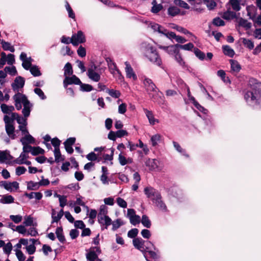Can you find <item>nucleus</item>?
Returning <instances> with one entry per match:
<instances>
[{
	"instance_id": "obj_31",
	"label": "nucleus",
	"mask_w": 261,
	"mask_h": 261,
	"mask_svg": "<svg viewBox=\"0 0 261 261\" xmlns=\"http://www.w3.org/2000/svg\"><path fill=\"white\" fill-rule=\"evenodd\" d=\"M239 25L244 28L246 30L250 29L251 27V23L247 21V20L240 18L239 21Z\"/></svg>"
},
{
	"instance_id": "obj_51",
	"label": "nucleus",
	"mask_w": 261,
	"mask_h": 261,
	"mask_svg": "<svg viewBox=\"0 0 261 261\" xmlns=\"http://www.w3.org/2000/svg\"><path fill=\"white\" fill-rule=\"evenodd\" d=\"M44 150L39 146L34 147L32 150V154L33 155H37L39 154H43L44 153Z\"/></svg>"
},
{
	"instance_id": "obj_32",
	"label": "nucleus",
	"mask_w": 261,
	"mask_h": 261,
	"mask_svg": "<svg viewBox=\"0 0 261 261\" xmlns=\"http://www.w3.org/2000/svg\"><path fill=\"white\" fill-rule=\"evenodd\" d=\"M1 43L2 44V47L4 50H9L12 53L15 51L14 47L13 46H11V44L9 42L2 40L1 41Z\"/></svg>"
},
{
	"instance_id": "obj_47",
	"label": "nucleus",
	"mask_w": 261,
	"mask_h": 261,
	"mask_svg": "<svg viewBox=\"0 0 261 261\" xmlns=\"http://www.w3.org/2000/svg\"><path fill=\"white\" fill-rule=\"evenodd\" d=\"M161 139V135L159 134H156L153 136H152L151 137V142L152 144V145L153 146H155L158 144V142Z\"/></svg>"
},
{
	"instance_id": "obj_19",
	"label": "nucleus",
	"mask_w": 261,
	"mask_h": 261,
	"mask_svg": "<svg viewBox=\"0 0 261 261\" xmlns=\"http://www.w3.org/2000/svg\"><path fill=\"white\" fill-rule=\"evenodd\" d=\"M179 44H176L175 45H172L168 46V48L167 51V53L169 55H176L177 54L179 53Z\"/></svg>"
},
{
	"instance_id": "obj_4",
	"label": "nucleus",
	"mask_w": 261,
	"mask_h": 261,
	"mask_svg": "<svg viewBox=\"0 0 261 261\" xmlns=\"http://www.w3.org/2000/svg\"><path fill=\"white\" fill-rule=\"evenodd\" d=\"M133 244L136 248L142 252H144L145 251V244H146V245H152L154 249H156V248L151 242L144 241L141 238H136L133 239Z\"/></svg>"
},
{
	"instance_id": "obj_42",
	"label": "nucleus",
	"mask_w": 261,
	"mask_h": 261,
	"mask_svg": "<svg viewBox=\"0 0 261 261\" xmlns=\"http://www.w3.org/2000/svg\"><path fill=\"white\" fill-rule=\"evenodd\" d=\"M173 144L174 148L176 149L177 151L182 153L184 155H185L187 157H189V155L186 154V150L185 149H183L178 143L173 141Z\"/></svg>"
},
{
	"instance_id": "obj_52",
	"label": "nucleus",
	"mask_w": 261,
	"mask_h": 261,
	"mask_svg": "<svg viewBox=\"0 0 261 261\" xmlns=\"http://www.w3.org/2000/svg\"><path fill=\"white\" fill-rule=\"evenodd\" d=\"M4 70L5 72H9V73L12 75H15L17 73L15 66H12V67L6 66L5 67Z\"/></svg>"
},
{
	"instance_id": "obj_60",
	"label": "nucleus",
	"mask_w": 261,
	"mask_h": 261,
	"mask_svg": "<svg viewBox=\"0 0 261 261\" xmlns=\"http://www.w3.org/2000/svg\"><path fill=\"white\" fill-rule=\"evenodd\" d=\"M58 197L59 198L60 206L62 207H63L64 206L66 205L67 203L66 196L58 195Z\"/></svg>"
},
{
	"instance_id": "obj_37",
	"label": "nucleus",
	"mask_w": 261,
	"mask_h": 261,
	"mask_svg": "<svg viewBox=\"0 0 261 261\" xmlns=\"http://www.w3.org/2000/svg\"><path fill=\"white\" fill-rule=\"evenodd\" d=\"M24 153L23 152H21L19 157L14 160V163L19 165L23 164L25 160L28 158V156L25 155Z\"/></svg>"
},
{
	"instance_id": "obj_46",
	"label": "nucleus",
	"mask_w": 261,
	"mask_h": 261,
	"mask_svg": "<svg viewBox=\"0 0 261 261\" xmlns=\"http://www.w3.org/2000/svg\"><path fill=\"white\" fill-rule=\"evenodd\" d=\"M174 3L176 5L178 6L181 8H184L186 9H189L190 8L188 4L182 0H175Z\"/></svg>"
},
{
	"instance_id": "obj_22",
	"label": "nucleus",
	"mask_w": 261,
	"mask_h": 261,
	"mask_svg": "<svg viewBox=\"0 0 261 261\" xmlns=\"http://www.w3.org/2000/svg\"><path fill=\"white\" fill-rule=\"evenodd\" d=\"M230 62L231 64V69L233 72L238 73L241 69V67L238 61L233 60H230Z\"/></svg>"
},
{
	"instance_id": "obj_8",
	"label": "nucleus",
	"mask_w": 261,
	"mask_h": 261,
	"mask_svg": "<svg viewBox=\"0 0 261 261\" xmlns=\"http://www.w3.org/2000/svg\"><path fill=\"white\" fill-rule=\"evenodd\" d=\"M24 83L25 80L23 77L20 76L16 77L11 85L12 89L15 92H19V89L23 87Z\"/></svg>"
},
{
	"instance_id": "obj_62",
	"label": "nucleus",
	"mask_w": 261,
	"mask_h": 261,
	"mask_svg": "<svg viewBox=\"0 0 261 261\" xmlns=\"http://www.w3.org/2000/svg\"><path fill=\"white\" fill-rule=\"evenodd\" d=\"M130 222L134 225L139 224L140 222V217L138 215H135L129 219Z\"/></svg>"
},
{
	"instance_id": "obj_25",
	"label": "nucleus",
	"mask_w": 261,
	"mask_h": 261,
	"mask_svg": "<svg viewBox=\"0 0 261 261\" xmlns=\"http://www.w3.org/2000/svg\"><path fill=\"white\" fill-rule=\"evenodd\" d=\"M20 142L22 144L34 143L35 139L31 135L28 134L20 139Z\"/></svg>"
},
{
	"instance_id": "obj_33",
	"label": "nucleus",
	"mask_w": 261,
	"mask_h": 261,
	"mask_svg": "<svg viewBox=\"0 0 261 261\" xmlns=\"http://www.w3.org/2000/svg\"><path fill=\"white\" fill-rule=\"evenodd\" d=\"M87 75L90 79L94 82H98L100 79V74L96 72H87Z\"/></svg>"
},
{
	"instance_id": "obj_2",
	"label": "nucleus",
	"mask_w": 261,
	"mask_h": 261,
	"mask_svg": "<svg viewBox=\"0 0 261 261\" xmlns=\"http://www.w3.org/2000/svg\"><path fill=\"white\" fill-rule=\"evenodd\" d=\"M8 119V116L7 115H5L4 117V121L5 124V130L9 138L14 140L16 138L14 124L10 122Z\"/></svg>"
},
{
	"instance_id": "obj_61",
	"label": "nucleus",
	"mask_w": 261,
	"mask_h": 261,
	"mask_svg": "<svg viewBox=\"0 0 261 261\" xmlns=\"http://www.w3.org/2000/svg\"><path fill=\"white\" fill-rule=\"evenodd\" d=\"M10 218L15 223H19L22 220V216L20 215H10Z\"/></svg>"
},
{
	"instance_id": "obj_49",
	"label": "nucleus",
	"mask_w": 261,
	"mask_h": 261,
	"mask_svg": "<svg viewBox=\"0 0 261 261\" xmlns=\"http://www.w3.org/2000/svg\"><path fill=\"white\" fill-rule=\"evenodd\" d=\"M174 29H176L177 31L181 32L185 34H189L191 36H194V37L196 39V37L194 36L192 33L190 32L189 31H188L187 29L178 25H176L175 27H174Z\"/></svg>"
},
{
	"instance_id": "obj_44",
	"label": "nucleus",
	"mask_w": 261,
	"mask_h": 261,
	"mask_svg": "<svg viewBox=\"0 0 261 261\" xmlns=\"http://www.w3.org/2000/svg\"><path fill=\"white\" fill-rule=\"evenodd\" d=\"M194 53L195 56L198 58L200 60H203L205 58V54L201 51L200 49L197 48H195L194 49Z\"/></svg>"
},
{
	"instance_id": "obj_34",
	"label": "nucleus",
	"mask_w": 261,
	"mask_h": 261,
	"mask_svg": "<svg viewBox=\"0 0 261 261\" xmlns=\"http://www.w3.org/2000/svg\"><path fill=\"white\" fill-rule=\"evenodd\" d=\"M54 155L55 158V161L57 163H59L60 161H63L64 160V158L62 156L60 148H55L54 149Z\"/></svg>"
},
{
	"instance_id": "obj_24",
	"label": "nucleus",
	"mask_w": 261,
	"mask_h": 261,
	"mask_svg": "<svg viewBox=\"0 0 261 261\" xmlns=\"http://www.w3.org/2000/svg\"><path fill=\"white\" fill-rule=\"evenodd\" d=\"M14 199L11 195H5L0 199V202L3 204L12 203L14 202Z\"/></svg>"
},
{
	"instance_id": "obj_12",
	"label": "nucleus",
	"mask_w": 261,
	"mask_h": 261,
	"mask_svg": "<svg viewBox=\"0 0 261 261\" xmlns=\"http://www.w3.org/2000/svg\"><path fill=\"white\" fill-rule=\"evenodd\" d=\"M98 222L100 224L101 229H107L109 226L112 224L111 219L108 217L100 218L98 219Z\"/></svg>"
},
{
	"instance_id": "obj_38",
	"label": "nucleus",
	"mask_w": 261,
	"mask_h": 261,
	"mask_svg": "<svg viewBox=\"0 0 261 261\" xmlns=\"http://www.w3.org/2000/svg\"><path fill=\"white\" fill-rule=\"evenodd\" d=\"M145 113H146V115L147 117L148 118V119L149 120V123L151 124L154 125L156 121L158 122V120L155 119L154 118V116L151 111L146 110Z\"/></svg>"
},
{
	"instance_id": "obj_59",
	"label": "nucleus",
	"mask_w": 261,
	"mask_h": 261,
	"mask_svg": "<svg viewBox=\"0 0 261 261\" xmlns=\"http://www.w3.org/2000/svg\"><path fill=\"white\" fill-rule=\"evenodd\" d=\"M4 251L8 254H9L12 249V245L10 242L5 244V245L3 246Z\"/></svg>"
},
{
	"instance_id": "obj_40",
	"label": "nucleus",
	"mask_w": 261,
	"mask_h": 261,
	"mask_svg": "<svg viewBox=\"0 0 261 261\" xmlns=\"http://www.w3.org/2000/svg\"><path fill=\"white\" fill-rule=\"evenodd\" d=\"M107 92L112 97L117 98L120 97L121 93L119 91L114 89H107Z\"/></svg>"
},
{
	"instance_id": "obj_5",
	"label": "nucleus",
	"mask_w": 261,
	"mask_h": 261,
	"mask_svg": "<svg viewBox=\"0 0 261 261\" xmlns=\"http://www.w3.org/2000/svg\"><path fill=\"white\" fill-rule=\"evenodd\" d=\"M101 253V250L98 247H92L88 253L86 254V258L88 261H102L98 257V254Z\"/></svg>"
},
{
	"instance_id": "obj_9",
	"label": "nucleus",
	"mask_w": 261,
	"mask_h": 261,
	"mask_svg": "<svg viewBox=\"0 0 261 261\" xmlns=\"http://www.w3.org/2000/svg\"><path fill=\"white\" fill-rule=\"evenodd\" d=\"M23 109H22V113L24 117H28L30 114L31 108L32 105L28 99L27 96H23Z\"/></svg>"
},
{
	"instance_id": "obj_50",
	"label": "nucleus",
	"mask_w": 261,
	"mask_h": 261,
	"mask_svg": "<svg viewBox=\"0 0 261 261\" xmlns=\"http://www.w3.org/2000/svg\"><path fill=\"white\" fill-rule=\"evenodd\" d=\"M204 3L210 10H212L216 6V3L214 0H204Z\"/></svg>"
},
{
	"instance_id": "obj_6",
	"label": "nucleus",
	"mask_w": 261,
	"mask_h": 261,
	"mask_svg": "<svg viewBox=\"0 0 261 261\" xmlns=\"http://www.w3.org/2000/svg\"><path fill=\"white\" fill-rule=\"evenodd\" d=\"M144 86L145 87L146 90L149 94L150 97L151 99H155V96L153 94H152L151 92H156V90H158L155 84L152 82V80L148 79L146 78L144 79L143 82Z\"/></svg>"
},
{
	"instance_id": "obj_55",
	"label": "nucleus",
	"mask_w": 261,
	"mask_h": 261,
	"mask_svg": "<svg viewBox=\"0 0 261 261\" xmlns=\"http://www.w3.org/2000/svg\"><path fill=\"white\" fill-rule=\"evenodd\" d=\"M65 7L67 11H68L69 17L74 19L75 18V14L67 2H66Z\"/></svg>"
},
{
	"instance_id": "obj_17",
	"label": "nucleus",
	"mask_w": 261,
	"mask_h": 261,
	"mask_svg": "<svg viewBox=\"0 0 261 261\" xmlns=\"http://www.w3.org/2000/svg\"><path fill=\"white\" fill-rule=\"evenodd\" d=\"M141 48L145 52V55L146 54L150 53L155 49L151 44L145 42L141 43Z\"/></svg>"
},
{
	"instance_id": "obj_27",
	"label": "nucleus",
	"mask_w": 261,
	"mask_h": 261,
	"mask_svg": "<svg viewBox=\"0 0 261 261\" xmlns=\"http://www.w3.org/2000/svg\"><path fill=\"white\" fill-rule=\"evenodd\" d=\"M180 13V10L177 7L172 6L170 7L168 9V15L174 17L179 14Z\"/></svg>"
},
{
	"instance_id": "obj_45",
	"label": "nucleus",
	"mask_w": 261,
	"mask_h": 261,
	"mask_svg": "<svg viewBox=\"0 0 261 261\" xmlns=\"http://www.w3.org/2000/svg\"><path fill=\"white\" fill-rule=\"evenodd\" d=\"M30 71L34 76H38L41 74L40 71L37 66H32Z\"/></svg>"
},
{
	"instance_id": "obj_26",
	"label": "nucleus",
	"mask_w": 261,
	"mask_h": 261,
	"mask_svg": "<svg viewBox=\"0 0 261 261\" xmlns=\"http://www.w3.org/2000/svg\"><path fill=\"white\" fill-rule=\"evenodd\" d=\"M25 196L29 199L35 198L37 200H40L42 197V194L41 192H31L30 193H25Z\"/></svg>"
},
{
	"instance_id": "obj_48",
	"label": "nucleus",
	"mask_w": 261,
	"mask_h": 261,
	"mask_svg": "<svg viewBox=\"0 0 261 261\" xmlns=\"http://www.w3.org/2000/svg\"><path fill=\"white\" fill-rule=\"evenodd\" d=\"M80 89L83 91L89 92L93 90V87L89 84H80Z\"/></svg>"
},
{
	"instance_id": "obj_28",
	"label": "nucleus",
	"mask_w": 261,
	"mask_h": 261,
	"mask_svg": "<svg viewBox=\"0 0 261 261\" xmlns=\"http://www.w3.org/2000/svg\"><path fill=\"white\" fill-rule=\"evenodd\" d=\"M64 76H68L72 75L73 70L71 64L69 63H67L64 66Z\"/></svg>"
},
{
	"instance_id": "obj_14",
	"label": "nucleus",
	"mask_w": 261,
	"mask_h": 261,
	"mask_svg": "<svg viewBox=\"0 0 261 261\" xmlns=\"http://www.w3.org/2000/svg\"><path fill=\"white\" fill-rule=\"evenodd\" d=\"M125 71L126 73V76L128 78H133L134 80L137 79V76L134 72L133 69L131 67L130 65L127 62H125Z\"/></svg>"
},
{
	"instance_id": "obj_53",
	"label": "nucleus",
	"mask_w": 261,
	"mask_h": 261,
	"mask_svg": "<svg viewBox=\"0 0 261 261\" xmlns=\"http://www.w3.org/2000/svg\"><path fill=\"white\" fill-rule=\"evenodd\" d=\"M11 182H7L6 181H2L0 182V185L3 186L6 190L12 192L13 190L11 186Z\"/></svg>"
},
{
	"instance_id": "obj_1",
	"label": "nucleus",
	"mask_w": 261,
	"mask_h": 261,
	"mask_svg": "<svg viewBox=\"0 0 261 261\" xmlns=\"http://www.w3.org/2000/svg\"><path fill=\"white\" fill-rule=\"evenodd\" d=\"M250 89L244 94V98L250 105H258L261 103V84L252 79L249 81Z\"/></svg>"
},
{
	"instance_id": "obj_39",
	"label": "nucleus",
	"mask_w": 261,
	"mask_h": 261,
	"mask_svg": "<svg viewBox=\"0 0 261 261\" xmlns=\"http://www.w3.org/2000/svg\"><path fill=\"white\" fill-rule=\"evenodd\" d=\"M112 230L113 231H115L118 228H119L121 226L124 224V223L120 219H117L116 221L114 222H112Z\"/></svg>"
},
{
	"instance_id": "obj_20",
	"label": "nucleus",
	"mask_w": 261,
	"mask_h": 261,
	"mask_svg": "<svg viewBox=\"0 0 261 261\" xmlns=\"http://www.w3.org/2000/svg\"><path fill=\"white\" fill-rule=\"evenodd\" d=\"M56 234L59 241L62 243H64L66 240L63 234V228L61 227H59L56 228Z\"/></svg>"
},
{
	"instance_id": "obj_21",
	"label": "nucleus",
	"mask_w": 261,
	"mask_h": 261,
	"mask_svg": "<svg viewBox=\"0 0 261 261\" xmlns=\"http://www.w3.org/2000/svg\"><path fill=\"white\" fill-rule=\"evenodd\" d=\"M108 214V207L105 205H101L100 206L99 212L97 215V218L108 217L107 216Z\"/></svg>"
},
{
	"instance_id": "obj_16",
	"label": "nucleus",
	"mask_w": 261,
	"mask_h": 261,
	"mask_svg": "<svg viewBox=\"0 0 261 261\" xmlns=\"http://www.w3.org/2000/svg\"><path fill=\"white\" fill-rule=\"evenodd\" d=\"M153 202L160 210L162 211L167 210V206L164 202L162 200V197L161 195L160 196H158L156 199H155L153 200Z\"/></svg>"
},
{
	"instance_id": "obj_58",
	"label": "nucleus",
	"mask_w": 261,
	"mask_h": 261,
	"mask_svg": "<svg viewBox=\"0 0 261 261\" xmlns=\"http://www.w3.org/2000/svg\"><path fill=\"white\" fill-rule=\"evenodd\" d=\"M16 255L19 261H24L25 259V256L22 253V252L19 249H16Z\"/></svg>"
},
{
	"instance_id": "obj_29",
	"label": "nucleus",
	"mask_w": 261,
	"mask_h": 261,
	"mask_svg": "<svg viewBox=\"0 0 261 261\" xmlns=\"http://www.w3.org/2000/svg\"><path fill=\"white\" fill-rule=\"evenodd\" d=\"M240 0H229V4L231 6L233 10L239 11L241 9Z\"/></svg>"
},
{
	"instance_id": "obj_13",
	"label": "nucleus",
	"mask_w": 261,
	"mask_h": 261,
	"mask_svg": "<svg viewBox=\"0 0 261 261\" xmlns=\"http://www.w3.org/2000/svg\"><path fill=\"white\" fill-rule=\"evenodd\" d=\"M72 37L73 40L76 42L77 45L79 43H84L86 41L85 37L81 31H79L76 34H73Z\"/></svg>"
},
{
	"instance_id": "obj_23",
	"label": "nucleus",
	"mask_w": 261,
	"mask_h": 261,
	"mask_svg": "<svg viewBox=\"0 0 261 261\" xmlns=\"http://www.w3.org/2000/svg\"><path fill=\"white\" fill-rule=\"evenodd\" d=\"M223 51L224 55L233 57L234 55V50L228 45H223L222 46Z\"/></svg>"
},
{
	"instance_id": "obj_64",
	"label": "nucleus",
	"mask_w": 261,
	"mask_h": 261,
	"mask_svg": "<svg viewBox=\"0 0 261 261\" xmlns=\"http://www.w3.org/2000/svg\"><path fill=\"white\" fill-rule=\"evenodd\" d=\"M6 59L7 63L9 65H13L15 62V56L13 54H8Z\"/></svg>"
},
{
	"instance_id": "obj_3",
	"label": "nucleus",
	"mask_w": 261,
	"mask_h": 261,
	"mask_svg": "<svg viewBox=\"0 0 261 261\" xmlns=\"http://www.w3.org/2000/svg\"><path fill=\"white\" fill-rule=\"evenodd\" d=\"M145 57L153 64L161 66L162 64V61L156 49H154L150 53L146 54Z\"/></svg>"
},
{
	"instance_id": "obj_10",
	"label": "nucleus",
	"mask_w": 261,
	"mask_h": 261,
	"mask_svg": "<svg viewBox=\"0 0 261 261\" xmlns=\"http://www.w3.org/2000/svg\"><path fill=\"white\" fill-rule=\"evenodd\" d=\"M145 194L148 198L154 200L158 196H160V193L152 187H146L144 189Z\"/></svg>"
},
{
	"instance_id": "obj_30",
	"label": "nucleus",
	"mask_w": 261,
	"mask_h": 261,
	"mask_svg": "<svg viewBox=\"0 0 261 261\" xmlns=\"http://www.w3.org/2000/svg\"><path fill=\"white\" fill-rule=\"evenodd\" d=\"M156 162L157 161L155 160L149 159L145 162V165L148 166L150 170H154L158 167Z\"/></svg>"
},
{
	"instance_id": "obj_57",
	"label": "nucleus",
	"mask_w": 261,
	"mask_h": 261,
	"mask_svg": "<svg viewBox=\"0 0 261 261\" xmlns=\"http://www.w3.org/2000/svg\"><path fill=\"white\" fill-rule=\"evenodd\" d=\"M34 92L37 95H38L41 99L44 100V99H46V97L44 95V92L41 89L38 88H35Z\"/></svg>"
},
{
	"instance_id": "obj_18",
	"label": "nucleus",
	"mask_w": 261,
	"mask_h": 261,
	"mask_svg": "<svg viewBox=\"0 0 261 261\" xmlns=\"http://www.w3.org/2000/svg\"><path fill=\"white\" fill-rule=\"evenodd\" d=\"M151 4L152 5V7L151 11L153 13L156 14L163 9V5L161 4H158L156 0H153Z\"/></svg>"
},
{
	"instance_id": "obj_56",
	"label": "nucleus",
	"mask_w": 261,
	"mask_h": 261,
	"mask_svg": "<svg viewBox=\"0 0 261 261\" xmlns=\"http://www.w3.org/2000/svg\"><path fill=\"white\" fill-rule=\"evenodd\" d=\"M213 23L216 26H224L225 25V22L219 17L215 18Z\"/></svg>"
},
{
	"instance_id": "obj_54",
	"label": "nucleus",
	"mask_w": 261,
	"mask_h": 261,
	"mask_svg": "<svg viewBox=\"0 0 261 261\" xmlns=\"http://www.w3.org/2000/svg\"><path fill=\"white\" fill-rule=\"evenodd\" d=\"M139 230L137 228H133L129 231H128L127 233V236L130 238H136V237H137L138 233Z\"/></svg>"
},
{
	"instance_id": "obj_11",
	"label": "nucleus",
	"mask_w": 261,
	"mask_h": 261,
	"mask_svg": "<svg viewBox=\"0 0 261 261\" xmlns=\"http://www.w3.org/2000/svg\"><path fill=\"white\" fill-rule=\"evenodd\" d=\"M23 96H26L19 92L17 93L13 96V99L15 101V106L17 110H20L22 107L21 103L23 104Z\"/></svg>"
},
{
	"instance_id": "obj_7",
	"label": "nucleus",
	"mask_w": 261,
	"mask_h": 261,
	"mask_svg": "<svg viewBox=\"0 0 261 261\" xmlns=\"http://www.w3.org/2000/svg\"><path fill=\"white\" fill-rule=\"evenodd\" d=\"M71 84L79 85L80 84H82V82L80 79L75 75H72L71 77L69 76H66L63 81L64 87L67 88V87Z\"/></svg>"
},
{
	"instance_id": "obj_35",
	"label": "nucleus",
	"mask_w": 261,
	"mask_h": 261,
	"mask_svg": "<svg viewBox=\"0 0 261 261\" xmlns=\"http://www.w3.org/2000/svg\"><path fill=\"white\" fill-rule=\"evenodd\" d=\"M141 223L146 228H150L151 223L149 218L145 215H143L142 217Z\"/></svg>"
},
{
	"instance_id": "obj_15",
	"label": "nucleus",
	"mask_w": 261,
	"mask_h": 261,
	"mask_svg": "<svg viewBox=\"0 0 261 261\" xmlns=\"http://www.w3.org/2000/svg\"><path fill=\"white\" fill-rule=\"evenodd\" d=\"M222 18L225 20H230L236 18V13L230 11V8H228L227 10L224 12L222 16Z\"/></svg>"
},
{
	"instance_id": "obj_63",
	"label": "nucleus",
	"mask_w": 261,
	"mask_h": 261,
	"mask_svg": "<svg viewBox=\"0 0 261 261\" xmlns=\"http://www.w3.org/2000/svg\"><path fill=\"white\" fill-rule=\"evenodd\" d=\"M77 53L81 57H85L86 55V49L81 45L77 50Z\"/></svg>"
},
{
	"instance_id": "obj_43",
	"label": "nucleus",
	"mask_w": 261,
	"mask_h": 261,
	"mask_svg": "<svg viewBox=\"0 0 261 261\" xmlns=\"http://www.w3.org/2000/svg\"><path fill=\"white\" fill-rule=\"evenodd\" d=\"M243 43L244 46L249 49H252L254 48V43L253 42L248 39L243 38Z\"/></svg>"
},
{
	"instance_id": "obj_41",
	"label": "nucleus",
	"mask_w": 261,
	"mask_h": 261,
	"mask_svg": "<svg viewBox=\"0 0 261 261\" xmlns=\"http://www.w3.org/2000/svg\"><path fill=\"white\" fill-rule=\"evenodd\" d=\"M39 182H34L30 181L28 182L27 189L30 190H37L39 188Z\"/></svg>"
},
{
	"instance_id": "obj_36",
	"label": "nucleus",
	"mask_w": 261,
	"mask_h": 261,
	"mask_svg": "<svg viewBox=\"0 0 261 261\" xmlns=\"http://www.w3.org/2000/svg\"><path fill=\"white\" fill-rule=\"evenodd\" d=\"M61 42L68 44L70 43H71L74 46H77V43L75 42V41L73 40L72 39V37H71V38L69 37H66L65 36H63L61 38Z\"/></svg>"
}]
</instances>
